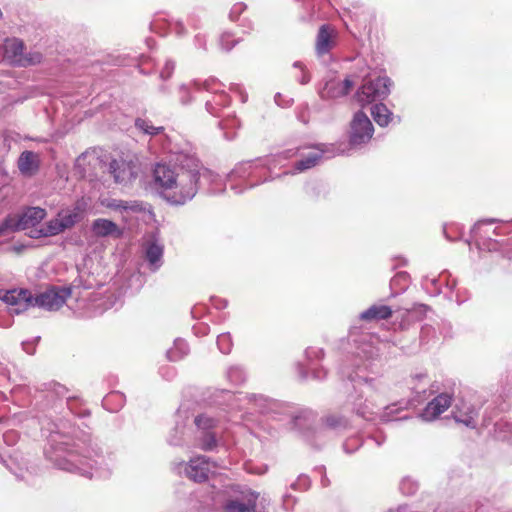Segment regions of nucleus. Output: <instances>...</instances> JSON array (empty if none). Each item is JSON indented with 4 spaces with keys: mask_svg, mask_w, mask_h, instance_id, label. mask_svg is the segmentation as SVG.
I'll use <instances>...</instances> for the list:
<instances>
[{
    "mask_svg": "<svg viewBox=\"0 0 512 512\" xmlns=\"http://www.w3.org/2000/svg\"><path fill=\"white\" fill-rule=\"evenodd\" d=\"M243 8H244V6H243L242 3L234 5L232 10H231L230 17L232 19H234V15L235 14H239L243 10Z\"/></svg>",
    "mask_w": 512,
    "mask_h": 512,
    "instance_id": "nucleus-56",
    "label": "nucleus"
},
{
    "mask_svg": "<svg viewBox=\"0 0 512 512\" xmlns=\"http://www.w3.org/2000/svg\"><path fill=\"white\" fill-rule=\"evenodd\" d=\"M470 298V292L465 288L456 289L455 295H450L449 299L454 300L458 305L465 303Z\"/></svg>",
    "mask_w": 512,
    "mask_h": 512,
    "instance_id": "nucleus-45",
    "label": "nucleus"
},
{
    "mask_svg": "<svg viewBox=\"0 0 512 512\" xmlns=\"http://www.w3.org/2000/svg\"><path fill=\"white\" fill-rule=\"evenodd\" d=\"M236 44V40L230 33H224L220 37V46L225 51H230Z\"/></svg>",
    "mask_w": 512,
    "mask_h": 512,
    "instance_id": "nucleus-48",
    "label": "nucleus"
},
{
    "mask_svg": "<svg viewBox=\"0 0 512 512\" xmlns=\"http://www.w3.org/2000/svg\"><path fill=\"white\" fill-rule=\"evenodd\" d=\"M347 425V420L344 417L336 414L328 415L322 419V426L330 430L340 431L345 429Z\"/></svg>",
    "mask_w": 512,
    "mask_h": 512,
    "instance_id": "nucleus-34",
    "label": "nucleus"
},
{
    "mask_svg": "<svg viewBox=\"0 0 512 512\" xmlns=\"http://www.w3.org/2000/svg\"><path fill=\"white\" fill-rule=\"evenodd\" d=\"M58 217L63 226V230L73 227L80 220V212L77 208L62 210Z\"/></svg>",
    "mask_w": 512,
    "mask_h": 512,
    "instance_id": "nucleus-33",
    "label": "nucleus"
},
{
    "mask_svg": "<svg viewBox=\"0 0 512 512\" xmlns=\"http://www.w3.org/2000/svg\"><path fill=\"white\" fill-rule=\"evenodd\" d=\"M91 230L97 237H119L122 234L116 223L104 218L94 220L91 225Z\"/></svg>",
    "mask_w": 512,
    "mask_h": 512,
    "instance_id": "nucleus-24",
    "label": "nucleus"
},
{
    "mask_svg": "<svg viewBox=\"0 0 512 512\" xmlns=\"http://www.w3.org/2000/svg\"><path fill=\"white\" fill-rule=\"evenodd\" d=\"M412 390L416 394H423V398L430 397L439 392L437 382H430L426 373L415 374L411 378Z\"/></svg>",
    "mask_w": 512,
    "mask_h": 512,
    "instance_id": "nucleus-22",
    "label": "nucleus"
},
{
    "mask_svg": "<svg viewBox=\"0 0 512 512\" xmlns=\"http://www.w3.org/2000/svg\"><path fill=\"white\" fill-rule=\"evenodd\" d=\"M46 216V210L40 207H28L18 215H9L1 224H6V233L26 230L38 225Z\"/></svg>",
    "mask_w": 512,
    "mask_h": 512,
    "instance_id": "nucleus-8",
    "label": "nucleus"
},
{
    "mask_svg": "<svg viewBox=\"0 0 512 512\" xmlns=\"http://www.w3.org/2000/svg\"><path fill=\"white\" fill-rule=\"evenodd\" d=\"M193 330L195 332L196 335H206L208 333V330H209V327L207 325H204V324H198V325H195L193 327Z\"/></svg>",
    "mask_w": 512,
    "mask_h": 512,
    "instance_id": "nucleus-54",
    "label": "nucleus"
},
{
    "mask_svg": "<svg viewBox=\"0 0 512 512\" xmlns=\"http://www.w3.org/2000/svg\"><path fill=\"white\" fill-rule=\"evenodd\" d=\"M42 430L48 432L51 451L46 449V456L59 468L68 472L79 473L89 479L110 476L116 458L113 453H104L102 449H87L85 455L69 448L70 440L77 437L72 418L66 416L55 420H45Z\"/></svg>",
    "mask_w": 512,
    "mask_h": 512,
    "instance_id": "nucleus-1",
    "label": "nucleus"
},
{
    "mask_svg": "<svg viewBox=\"0 0 512 512\" xmlns=\"http://www.w3.org/2000/svg\"><path fill=\"white\" fill-rule=\"evenodd\" d=\"M347 446H348V443H345V444H344V449L346 450V452L350 453L351 451H349V450L347 449Z\"/></svg>",
    "mask_w": 512,
    "mask_h": 512,
    "instance_id": "nucleus-63",
    "label": "nucleus"
},
{
    "mask_svg": "<svg viewBox=\"0 0 512 512\" xmlns=\"http://www.w3.org/2000/svg\"><path fill=\"white\" fill-rule=\"evenodd\" d=\"M211 304L218 310L224 309L227 307V301L225 299L219 297H211Z\"/></svg>",
    "mask_w": 512,
    "mask_h": 512,
    "instance_id": "nucleus-53",
    "label": "nucleus"
},
{
    "mask_svg": "<svg viewBox=\"0 0 512 512\" xmlns=\"http://www.w3.org/2000/svg\"><path fill=\"white\" fill-rule=\"evenodd\" d=\"M409 285V275L406 272L397 273L390 281V287L394 292L392 296L406 290Z\"/></svg>",
    "mask_w": 512,
    "mask_h": 512,
    "instance_id": "nucleus-37",
    "label": "nucleus"
},
{
    "mask_svg": "<svg viewBox=\"0 0 512 512\" xmlns=\"http://www.w3.org/2000/svg\"><path fill=\"white\" fill-rule=\"evenodd\" d=\"M203 90V83H199L197 81L191 82L189 84H181L178 87V96L181 104L186 105L189 104L192 100L191 94L193 92H199Z\"/></svg>",
    "mask_w": 512,
    "mask_h": 512,
    "instance_id": "nucleus-30",
    "label": "nucleus"
},
{
    "mask_svg": "<svg viewBox=\"0 0 512 512\" xmlns=\"http://www.w3.org/2000/svg\"><path fill=\"white\" fill-rule=\"evenodd\" d=\"M294 68L299 69L301 75L297 78L298 82L302 85H305L310 82V74L306 71L305 66L302 62L296 61L293 64Z\"/></svg>",
    "mask_w": 512,
    "mask_h": 512,
    "instance_id": "nucleus-46",
    "label": "nucleus"
},
{
    "mask_svg": "<svg viewBox=\"0 0 512 512\" xmlns=\"http://www.w3.org/2000/svg\"><path fill=\"white\" fill-rule=\"evenodd\" d=\"M334 30L327 24L322 25L319 28L317 39H316V52L319 56L327 54L333 47V36Z\"/></svg>",
    "mask_w": 512,
    "mask_h": 512,
    "instance_id": "nucleus-25",
    "label": "nucleus"
},
{
    "mask_svg": "<svg viewBox=\"0 0 512 512\" xmlns=\"http://www.w3.org/2000/svg\"><path fill=\"white\" fill-rule=\"evenodd\" d=\"M145 259L148 262V268L155 272L163 263V245L155 239H150L145 242L144 246Z\"/></svg>",
    "mask_w": 512,
    "mask_h": 512,
    "instance_id": "nucleus-20",
    "label": "nucleus"
},
{
    "mask_svg": "<svg viewBox=\"0 0 512 512\" xmlns=\"http://www.w3.org/2000/svg\"><path fill=\"white\" fill-rule=\"evenodd\" d=\"M197 310H198V307H194V308L192 309V312H191V313H192V315H193L194 317H196V316H197V313H198V312H197Z\"/></svg>",
    "mask_w": 512,
    "mask_h": 512,
    "instance_id": "nucleus-60",
    "label": "nucleus"
},
{
    "mask_svg": "<svg viewBox=\"0 0 512 512\" xmlns=\"http://www.w3.org/2000/svg\"><path fill=\"white\" fill-rule=\"evenodd\" d=\"M259 494L250 490L242 492L225 504V512H256V503Z\"/></svg>",
    "mask_w": 512,
    "mask_h": 512,
    "instance_id": "nucleus-18",
    "label": "nucleus"
},
{
    "mask_svg": "<svg viewBox=\"0 0 512 512\" xmlns=\"http://www.w3.org/2000/svg\"><path fill=\"white\" fill-rule=\"evenodd\" d=\"M235 90H237V91H239V92H240V94H241V101H242V102H245V101L247 100V95H243V94H242V92H241L240 87H239V86H237V85L235 86Z\"/></svg>",
    "mask_w": 512,
    "mask_h": 512,
    "instance_id": "nucleus-59",
    "label": "nucleus"
},
{
    "mask_svg": "<svg viewBox=\"0 0 512 512\" xmlns=\"http://www.w3.org/2000/svg\"><path fill=\"white\" fill-rule=\"evenodd\" d=\"M4 59L12 65L28 66L41 61L42 55L39 52L24 54V44L17 38L7 39L4 42Z\"/></svg>",
    "mask_w": 512,
    "mask_h": 512,
    "instance_id": "nucleus-9",
    "label": "nucleus"
},
{
    "mask_svg": "<svg viewBox=\"0 0 512 512\" xmlns=\"http://www.w3.org/2000/svg\"><path fill=\"white\" fill-rule=\"evenodd\" d=\"M189 353V346L183 339H176L174 345L167 351V358L170 361H179Z\"/></svg>",
    "mask_w": 512,
    "mask_h": 512,
    "instance_id": "nucleus-31",
    "label": "nucleus"
},
{
    "mask_svg": "<svg viewBox=\"0 0 512 512\" xmlns=\"http://www.w3.org/2000/svg\"><path fill=\"white\" fill-rule=\"evenodd\" d=\"M227 378L231 383L238 385L246 380V374L241 367L233 366L227 371Z\"/></svg>",
    "mask_w": 512,
    "mask_h": 512,
    "instance_id": "nucleus-41",
    "label": "nucleus"
},
{
    "mask_svg": "<svg viewBox=\"0 0 512 512\" xmlns=\"http://www.w3.org/2000/svg\"><path fill=\"white\" fill-rule=\"evenodd\" d=\"M442 274H444L443 281L445 282L446 288L452 294L453 292L456 291L457 281H456V279L451 278V275L448 273L443 272Z\"/></svg>",
    "mask_w": 512,
    "mask_h": 512,
    "instance_id": "nucleus-52",
    "label": "nucleus"
},
{
    "mask_svg": "<svg viewBox=\"0 0 512 512\" xmlns=\"http://www.w3.org/2000/svg\"><path fill=\"white\" fill-rule=\"evenodd\" d=\"M67 410L73 416H85V412L78 410V400L76 398H67L66 400Z\"/></svg>",
    "mask_w": 512,
    "mask_h": 512,
    "instance_id": "nucleus-47",
    "label": "nucleus"
},
{
    "mask_svg": "<svg viewBox=\"0 0 512 512\" xmlns=\"http://www.w3.org/2000/svg\"><path fill=\"white\" fill-rule=\"evenodd\" d=\"M299 151V149L295 151L289 149L265 158L241 162L228 174L227 183L231 190L236 194H240L244 190L252 188L267 180V178H264L263 180L261 179L260 170L266 168L269 171H272L278 165L283 166V160H287L295 156Z\"/></svg>",
    "mask_w": 512,
    "mask_h": 512,
    "instance_id": "nucleus-3",
    "label": "nucleus"
},
{
    "mask_svg": "<svg viewBox=\"0 0 512 512\" xmlns=\"http://www.w3.org/2000/svg\"><path fill=\"white\" fill-rule=\"evenodd\" d=\"M0 300L8 306L10 314H20L33 307V293L28 289L0 290Z\"/></svg>",
    "mask_w": 512,
    "mask_h": 512,
    "instance_id": "nucleus-13",
    "label": "nucleus"
},
{
    "mask_svg": "<svg viewBox=\"0 0 512 512\" xmlns=\"http://www.w3.org/2000/svg\"><path fill=\"white\" fill-rule=\"evenodd\" d=\"M103 204L110 209L119 211H141V204L136 201H123L117 199H110L103 202Z\"/></svg>",
    "mask_w": 512,
    "mask_h": 512,
    "instance_id": "nucleus-32",
    "label": "nucleus"
},
{
    "mask_svg": "<svg viewBox=\"0 0 512 512\" xmlns=\"http://www.w3.org/2000/svg\"><path fill=\"white\" fill-rule=\"evenodd\" d=\"M371 114L374 121L381 127L388 126L394 119L393 113L382 103L375 104L371 109Z\"/></svg>",
    "mask_w": 512,
    "mask_h": 512,
    "instance_id": "nucleus-29",
    "label": "nucleus"
},
{
    "mask_svg": "<svg viewBox=\"0 0 512 512\" xmlns=\"http://www.w3.org/2000/svg\"><path fill=\"white\" fill-rule=\"evenodd\" d=\"M195 39H196V44L199 45V47L205 48V41L202 37L197 35Z\"/></svg>",
    "mask_w": 512,
    "mask_h": 512,
    "instance_id": "nucleus-58",
    "label": "nucleus"
},
{
    "mask_svg": "<svg viewBox=\"0 0 512 512\" xmlns=\"http://www.w3.org/2000/svg\"><path fill=\"white\" fill-rule=\"evenodd\" d=\"M218 422L219 419L211 417L207 414H201L195 417L194 424L196 426V447L203 451H212L217 447V439L214 428L217 426Z\"/></svg>",
    "mask_w": 512,
    "mask_h": 512,
    "instance_id": "nucleus-7",
    "label": "nucleus"
},
{
    "mask_svg": "<svg viewBox=\"0 0 512 512\" xmlns=\"http://www.w3.org/2000/svg\"><path fill=\"white\" fill-rule=\"evenodd\" d=\"M279 98H280V94H277V95L275 96V101H276V103H277L278 105H280L279 100H278Z\"/></svg>",
    "mask_w": 512,
    "mask_h": 512,
    "instance_id": "nucleus-62",
    "label": "nucleus"
},
{
    "mask_svg": "<svg viewBox=\"0 0 512 512\" xmlns=\"http://www.w3.org/2000/svg\"><path fill=\"white\" fill-rule=\"evenodd\" d=\"M219 125H220L221 129H223V130L235 129L240 126V122L235 116H232V117H227L226 119L221 121Z\"/></svg>",
    "mask_w": 512,
    "mask_h": 512,
    "instance_id": "nucleus-49",
    "label": "nucleus"
},
{
    "mask_svg": "<svg viewBox=\"0 0 512 512\" xmlns=\"http://www.w3.org/2000/svg\"><path fill=\"white\" fill-rule=\"evenodd\" d=\"M22 348L27 354H30V355L34 354V352H35L34 342H29V341L22 342Z\"/></svg>",
    "mask_w": 512,
    "mask_h": 512,
    "instance_id": "nucleus-55",
    "label": "nucleus"
},
{
    "mask_svg": "<svg viewBox=\"0 0 512 512\" xmlns=\"http://www.w3.org/2000/svg\"><path fill=\"white\" fill-rule=\"evenodd\" d=\"M71 295L69 287H50L44 292L33 295V307L49 311L60 309Z\"/></svg>",
    "mask_w": 512,
    "mask_h": 512,
    "instance_id": "nucleus-12",
    "label": "nucleus"
},
{
    "mask_svg": "<svg viewBox=\"0 0 512 512\" xmlns=\"http://www.w3.org/2000/svg\"><path fill=\"white\" fill-rule=\"evenodd\" d=\"M444 274H440L438 278L424 277L422 279V287L431 296H438L441 293V282H443Z\"/></svg>",
    "mask_w": 512,
    "mask_h": 512,
    "instance_id": "nucleus-35",
    "label": "nucleus"
},
{
    "mask_svg": "<svg viewBox=\"0 0 512 512\" xmlns=\"http://www.w3.org/2000/svg\"><path fill=\"white\" fill-rule=\"evenodd\" d=\"M135 127L144 134L151 136L158 135L164 130L162 126H153L150 121L142 118L136 119Z\"/></svg>",
    "mask_w": 512,
    "mask_h": 512,
    "instance_id": "nucleus-38",
    "label": "nucleus"
},
{
    "mask_svg": "<svg viewBox=\"0 0 512 512\" xmlns=\"http://www.w3.org/2000/svg\"><path fill=\"white\" fill-rule=\"evenodd\" d=\"M322 155L323 150L319 148H313L307 154L302 153V158L294 165V172H303L316 166L321 160Z\"/></svg>",
    "mask_w": 512,
    "mask_h": 512,
    "instance_id": "nucleus-27",
    "label": "nucleus"
},
{
    "mask_svg": "<svg viewBox=\"0 0 512 512\" xmlns=\"http://www.w3.org/2000/svg\"><path fill=\"white\" fill-rule=\"evenodd\" d=\"M306 359L308 360V372L316 380L324 379L326 370L323 367H318L315 360H321L324 356V351L321 348L309 347L305 351Z\"/></svg>",
    "mask_w": 512,
    "mask_h": 512,
    "instance_id": "nucleus-23",
    "label": "nucleus"
},
{
    "mask_svg": "<svg viewBox=\"0 0 512 512\" xmlns=\"http://www.w3.org/2000/svg\"><path fill=\"white\" fill-rule=\"evenodd\" d=\"M173 162L156 163L152 169L151 185L155 192L167 203L182 206L191 201L203 182L211 185L210 191L216 193L215 187L219 176L204 168L191 153L174 152Z\"/></svg>",
    "mask_w": 512,
    "mask_h": 512,
    "instance_id": "nucleus-2",
    "label": "nucleus"
},
{
    "mask_svg": "<svg viewBox=\"0 0 512 512\" xmlns=\"http://www.w3.org/2000/svg\"><path fill=\"white\" fill-rule=\"evenodd\" d=\"M217 465L206 456H197L192 458L185 465V473L187 477L194 482H204L209 479L210 475H214Z\"/></svg>",
    "mask_w": 512,
    "mask_h": 512,
    "instance_id": "nucleus-14",
    "label": "nucleus"
},
{
    "mask_svg": "<svg viewBox=\"0 0 512 512\" xmlns=\"http://www.w3.org/2000/svg\"><path fill=\"white\" fill-rule=\"evenodd\" d=\"M374 134V127L369 117L362 111L354 114L350 123L349 142L353 147L367 144Z\"/></svg>",
    "mask_w": 512,
    "mask_h": 512,
    "instance_id": "nucleus-10",
    "label": "nucleus"
},
{
    "mask_svg": "<svg viewBox=\"0 0 512 512\" xmlns=\"http://www.w3.org/2000/svg\"><path fill=\"white\" fill-rule=\"evenodd\" d=\"M175 29H176L177 34H179V35L184 34V27H183L182 23L177 22Z\"/></svg>",
    "mask_w": 512,
    "mask_h": 512,
    "instance_id": "nucleus-57",
    "label": "nucleus"
},
{
    "mask_svg": "<svg viewBox=\"0 0 512 512\" xmlns=\"http://www.w3.org/2000/svg\"><path fill=\"white\" fill-rule=\"evenodd\" d=\"M222 85L216 79L210 78L203 82V90L213 94L212 99L205 102L206 110L212 114L218 115V107H225L229 104V96L221 89Z\"/></svg>",
    "mask_w": 512,
    "mask_h": 512,
    "instance_id": "nucleus-15",
    "label": "nucleus"
},
{
    "mask_svg": "<svg viewBox=\"0 0 512 512\" xmlns=\"http://www.w3.org/2000/svg\"><path fill=\"white\" fill-rule=\"evenodd\" d=\"M368 338L371 339L369 335L361 337L360 345L351 360V367H342L341 373L348 377L354 388L365 385L368 390H372L376 388V380L369 377L367 372H373L375 361L379 357V349L368 341Z\"/></svg>",
    "mask_w": 512,
    "mask_h": 512,
    "instance_id": "nucleus-4",
    "label": "nucleus"
},
{
    "mask_svg": "<svg viewBox=\"0 0 512 512\" xmlns=\"http://www.w3.org/2000/svg\"><path fill=\"white\" fill-rule=\"evenodd\" d=\"M428 310L425 304H415L410 309H405L404 312L411 320H421Z\"/></svg>",
    "mask_w": 512,
    "mask_h": 512,
    "instance_id": "nucleus-42",
    "label": "nucleus"
},
{
    "mask_svg": "<svg viewBox=\"0 0 512 512\" xmlns=\"http://www.w3.org/2000/svg\"><path fill=\"white\" fill-rule=\"evenodd\" d=\"M353 85L354 83L350 78H346L343 81L330 79L319 89V96L324 100L336 99L347 95Z\"/></svg>",
    "mask_w": 512,
    "mask_h": 512,
    "instance_id": "nucleus-19",
    "label": "nucleus"
},
{
    "mask_svg": "<svg viewBox=\"0 0 512 512\" xmlns=\"http://www.w3.org/2000/svg\"><path fill=\"white\" fill-rule=\"evenodd\" d=\"M291 428L304 430L309 428L315 420V414L309 409H301L296 413L287 414Z\"/></svg>",
    "mask_w": 512,
    "mask_h": 512,
    "instance_id": "nucleus-26",
    "label": "nucleus"
},
{
    "mask_svg": "<svg viewBox=\"0 0 512 512\" xmlns=\"http://www.w3.org/2000/svg\"><path fill=\"white\" fill-rule=\"evenodd\" d=\"M452 404V394L443 392L437 394L420 413L419 417L427 422L437 419Z\"/></svg>",
    "mask_w": 512,
    "mask_h": 512,
    "instance_id": "nucleus-16",
    "label": "nucleus"
},
{
    "mask_svg": "<svg viewBox=\"0 0 512 512\" xmlns=\"http://www.w3.org/2000/svg\"><path fill=\"white\" fill-rule=\"evenodd\" d=\"M174 69H175V63L171 60H167L165 62L164 67L162 68V70L160 72V77L164 80L168 79L172 75Z\"/></svg>",
    "mask_w": 512,
    "mask_h": 512,
    "instance_id": "nucleus-50",
    "label": "nucleus"
},
{
    "mask_svg": "<svg viewBox=\"0 0 512 512\" xmlns=\"http://www.w3.org/2000/svg\"><path fill=\"white\" fill-rule=\"evenodd\" d=\"M497 220L496 219H486V220H481V221H478L472 228V233L474 234V237L477 238L479 235H481V232H482V227L486 224H493L495 223Z\"/></svg>",
    "mask_w": 512,
    "mask_h": 512,
    "instance_id": "nucleus-51",
    "label": "nucleus"
},
{
    "mask_svg": "<svg viewBox=\"0 0 512 512\" xmlns=\"http://www.w3.org/2000/svg\"><path fill=\"white\" fill-rule=\"evenodd\" d=\"M418 489V484L410 477H405L400 483V490L405 495H413Z\"/></svg>",
    "mask_w": 512,
    "mask_h": 512,
    "instance_id": "nucleus-44",
    "label": "nucleus"
},
{
    "mask_svg": "<svg viewBox=\"0 0 512 512\" xmlns=\"http://www.w3.org/2000/svg\"><path fill=\"white\" fill-rule=\"evenodd\" d=\"M391 85L392 82L387 76L377 77L375 80H365L356 92V100L361 106L376 100H383L390 94Z\"/></svg>",
    "mask_w": 512,
    "mask_h": 512,
    "instance_id": "nucleus-6",
    "label": "nucleus"
},
{
    "mask_svg": "<svg viewBox=\"0 0 512 512\" xmlns=\"http://www.w3.org/2000/svg\"><path fill=\"white\" fill-rule=\"evenodd\" d=\"M185 422L177 421L175 427L168 436V443L172 446H181L184 444Z\"/></svg>",
    "mask_w": 512,
    "mask_h": 512,
    "instance_id": "nucleus-36",
    "label": "nucleus"
},
{
    "mask_svg": "<svg viewBox=\"0 0 512 512\" xmlns=\"http://www.w3.org/2000/svg\"><path fill=\"white\" fill-rule=\"evenodd\" d=\"M136 166L132 161L123 158L113 159L109 163V172L114 181L119 184H126L137 175Z\"/></svg>",
    "mask_w": 512,
    "mask_h": 512,
    "instance_id": "nucleus-17",
    "label": "nucleus"
},
{
    "mask_svg": "<svg viewBox=\"0 0 512 512\" xmlns=\"http://www.w3.org/2000/svg\"><path fill=\"white\" fill-rule=\"evenodd\" d=\"M223 397L231 409L245 410L241 415L243 420L249 421L248 415L259 414H277L283 409V405L261 394H248L239 392L237 394L230 391L223 392Z\"/></svg>",
    "mask_w": 512,
    "mask_h": 512,
    "instance_id": "nucleus-5",
    "label": "nucleus"
},
{
    "mask_svg": "<svg viewBox=\"0 0 512 512\" xmlns=\"http://www.w3.org/2000/svg\"><path fill=\"white\" fill-rule=\"evenodd\" d=\"M476 415L477 412L473 407H468L465 412L457 409V411L454 413L455 420L465 424L466 426L474 425Z\"/></svg>",
    "mask_w": 512,
    "mask_h": 512,
    "instance_id": "nucleus-39",
    "label": "nucleus"
},
{
    "mask_svg": "<svg viewBox=\"0 0 512 512\" xmlns=\"http://www.w3.org/2000/svg\"><path fill=\"white\" fill-rule=\"evenodd\" d=\"M302 377H303V378H307V377H308V372H306V373H302Z\"/></svg>",
    "mask_w": 512,
    "mask_h": 512,
    "instance_id": "nucleus-64",
    "label": "nucleus"
},
{
    "mask_svg": "<svg viewBox=\"0 0 512 512\" xmlns=\"http://www.w3.org/2000/svg\"><path fill=\"white\" fill-rule=\"evenodd\" d=\"M392 309L387 305H372L362 313L359 318L364 321L383 320L391 317Z\"/></svg>",
    "mask_w": 512,
    "mask_h": 512,
    "instance_id": "nucleus-28",
    "label": "nucleus"
},
{
    "mask_svg": "<svg viewBox=\"0 0 512 512\" xmlns=\"http://www.w3.org/2000/svg\"><path fill=\"white\" fill-rule=\"evenodd\" d=\"M359 400L358 398L353 400L354 410L359 416L366 420H374L376 417H379L383 422L407 419L406 416L396 417V414L399 412L396 404L386 406L380 411L378 409L376 410V406L370 401L365 400V402L362 403L359 402Z\"/></svg>",
    "mask_w": 512,
    "mask_h": 512,
    "instance_id": "nucleus-11",
    "label": "nucleus"
},
{
    "mask_svg": "<svg viewBox=\"0 0 512 512\" xmlns=\"http://www.w3.org/2000/svg\"><path fill=\"white\" fill-rule=\"evenodd\" d=\"M225 137H226L227 139H232V138L234 137V134H233V133L229 134L228 132H226V133H225Z\"/></svg>",
    "mask_w": 512,
    "mask_h": 512,
    "instance_id": "nucleus-61",
    "label": "nucleus"
},
{
    "mask_svg": "<svg viewBox=\"0 0 512 512\" xmlns=\"http://www.w3.org/2000/svg\"><path fill=\"white\" fill-rule=\"evenodd\" d=\"M63 226L59 217L57 216L54 219L48 221L45 227L41 228L40 233L42 236H53L63 232Z\"/></svg>",
    "mask_w": 512,
    "mask_h": 512,
    "instance_id": "nucleus-40",
    "label": "nucleus"
},
{
    "mask_svg": "<svg viewBox=\"0 0 512 512\" xmlns=\"http://www.w3.org/2000/svg\"><path fill=\"white\" fill-rule=\"evenodd\" d=\"M217 346L221 353L229 354L232 350V338L229 333H222L217 337Z\"/></svg>",
    "mask_w": 512,
    "mask_h": 512,
    "instance_id": "nucleus-43",
    "label": "nucleus"
},
{
    "mask_svg": "<svg viewBox=\"0 0 512 512\" xmlns=\"http://www.w3.org/2000/svg\"><path fill=\"white\" fill-rule=\"evenodd\" d=\"M17 167L25 177L35 175L40 167L39 155L33 151H23L17 160Z\"/></svg>",
    "mask_w": 512,
    "mask_h": 512,
    "instance_id": "nucleus-21",
    "label": "nucleus"
}]
</instances>
